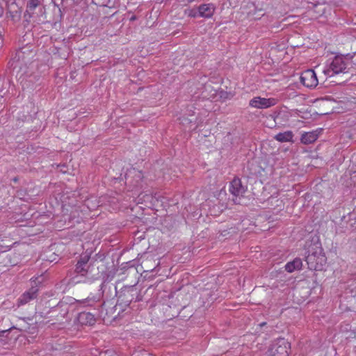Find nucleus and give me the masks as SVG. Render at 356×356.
<instances>
[{
	"label": "nucleus",
	"instance_id": "1",
	"mask_svg": "<svg viewBox=\"0 0 356 356\" xmlns=\"http://www.w3.org/2000/svg\"><path fill=\"white\" fill-rule=\"evenodd\" d=\"M35 56L31 46H25L18 49L12 59V66L14 70H22L30 63Z\"/></svg>",
	"mask_w": 356,
	"mask_h": 356
},
{
	"label": "nucleus",
	"instance_id": "2",
	"mask_svg": "<svg viewBox=\"0 0 356 356\" xmlns=\"http://www.w3.org/2000/svg\"><path fill=\"white\" fill-rule=\"evenodd\" d=\"M347 68V61L341 56H335L332 60L323 69L325 77H331L339 73H344Z\"/></svg>",
	"mask_w": 356,
	"mask_h": 356
},
{
	"label": "nucleus",
	"instance_id": "3",
	"mask_svg": "<svg viewBox=\"0 0 356 356\" xmlns=\"http://www.w3.org/2000/svg\"><path fill=\"white\" fill-rule=\"evenodd\" d=\"M305 261L310 270H321L326 264V257L321 248H316L312 252L309 253Z\"/></svg>",
	"mask_w": 356,
	"mask_h": 356
},
{
	"label": "nucleus",
	"instance_id": "4",
	"mask_svg": "<svg viewBox=\"0 0 356 356\" xmlns=\"http://www.w3.org/2000/svg\"><path fill=\"white\" fill-rule=\"evenodd\" d=\"M290 344L284 339L274 341L267 352V356H289Z\"/></svg>",
	"mask_w": 356,
	"mask_h": 356
},
{
	"label": "nucleus",
	"instance_id": "5",
	"mask_svg": "<svg viewBox=\"0 0 356 356\" xmlns=\"http://www.w3.org/2000/svg\"><path fill=\"white\" fill-rule=\"evenodd\" d=\"M246 189V186L242 184L241 180L239 178H234L231 181L229 191L232 195L236 197L235 199L233 198V201L236 204H240V202L238 201V198L240 199L243 196Z\"/></svg>",
	"mask_w": 356,
	"mask_h": 356
},
{
	"label": "nucleus",
	"instance_id": "6",
	"mask_svg": "<svg viewBox=\"0 0 356 356\" xmlns=\"http://www.w3.org/2000/svg\"><path fill=\"white\" fill-rule=\"evenodd\" d=\"M277 103V99L275 98H264L261 97H255L252 99L249 105L251 107L264 109L275 106Z\"/></svg>",
	"mask_w": 356,
	"mask_h": 356
},
{
	"label": "nucleus",
	"instance_id": "7",
	"mask_svg": "<svg viewBox=\"0 0 356 356\" xmlns=\"http://www.w3.org/2000/svg\"><path fill=\"white\" fill-rule=\"evenodd\" d=\"M300 82L307 88H315L318 83L316 74L313 70L304 71L300 77Z\"/></svg>",
	"mask_w": 356,
	"mask_h": 356
},
{
	"label": "nucleus",
	"instance_id": "8",
	"mask_svg": "<svg viewBox=\"0 0 356 356\" xmlns=\"http://www.w3.org/2000/svg\"><path fill=\"white\" fill-rule=\"evenodd\" d=\"M31 287L25 291L18 299L19 305H25L32 300L36 298L38 292V288L35 281H33Z\"/></svg>",
	"mask_w": 356,
	"mask_h": 356
},
{
	"label": "nucleus",
	"instance_id": "9",
	"mask_svg": "<svg viewBox=\"0 0 356 356\" xmlns=\"http://www.w3.org/2000/svg\"><path fill=\"white\" fill-rule=\"evenodd\" d=\"M197 8L198 16L204 18L211 17L215 11V6L212 3L202 4Z\"/></svg>",
	"mask_w": 356,
	"mask_h": 356
},
{
	"label": "nucleus",
	"instance_id": "10",
	"mask_svg": "<svg viewBox=\"0 0 356 356\" xmlns=\"http://www.w3.org/2000/svg\"><path fill=\"white\" fill-rule=\"evenodd\" d=\"M78 320L83 325H92L95 324L96 318L95 315L90 312H81L79 314Z\"/></svg>",
	"mask_w": 356,
	"mask_h": 356
},
{
	"label": "nucleus",
	"instance_id": "11",
	"mask_svg": "<svg viewBox=\"0 0 356 356\" xmlns=\"http://www.w3.org/2000/svg\"><path fill=\"white\" fill-rule=\"evenodd\" d=\"M302 266V260L300 258H296L285 265V270L289 273H292L296 270H300Z\"/></svg>",
	"mask_w": 356,
	"mask_h": 356
},
{
	"label": "nucleus",
	"instance_id": "12",
	"mask_svg": "<svg viewBox=\"0 0 356 356\" xmlns=\"http://www.w3.org/2000/svg\"><path fill=\"white\" fill-rule=\"evenodd\" d=\"M318 134L316 132H307L302 135L301 142L304 144H310L316 141Z\"/></svg>",
	"mask_w": 356,
	"mask_h": 356
},
{
	"label": "nucleus",
	"instance_id": "13",
	"mask_svg": "<svg viewBox=\"0 0 356 356\" xmlns=\"http://www.w3.org/2000/svg\"><path fill=\"white\" fill-rule=\"evenodd\" d=\"M293 133L290 131H287L283 133H279L275 136V139L279 142H289L293 138Z\"/></svg>",
	"mask_w": 356,
	"mask_h": 356
},
{
	"label": "nucleus",
	"instance_id": "14",
	"mask_svg": "<svg viewBox=\"0 0 356 356\" xmlns=\"http://www.w3.org/2000/svg\"><path fill=\"white\" fill-rule=\"evenodd\" d=\"M132 176L136 177V183L134 184V185H137L138 181L141 180L143 175L140 171L136 170V169L133 168L130 170L126 175H125V179L126 181H129V178H131Z\"/></svg>",
	"mask_w": 356,
	"mask_h": 356
},
{
	"label": "nucleus",
	"instance_id": "15",
	"mask_svg": "<svg viewBox=\"0 0 356 356\" xmlns=\"http://www.w3.org/2000/svg\"><path fill=\"white\" fill-rule=\"evenodd\" d=\"M39 0H29L26 5V12L32 13L39 6Z\"/></svg>",
	"mask_w": 356,
	"mask_h": 356
},
{
	"label": "nucleus",
	"instance_id": "16",
	"mask_svg": "<svg viewBox=\"0 0 356 356\" xmlns=\"http://www.w3.org/2000/svg\"><path fill=\"white\" fill-rule=\"evenodd\" d=\"M78 305L83 306H92L95 303V300L92 298H87L86 299L76 300Z\"/></svg>",
	"mask_w": 356,
	"mask_h": 356
},
{
	"label": "nucleus",
	"instance_id": "17",
	"mask_svg": "<svg viewBox=\"0 0 356 356\" xmlns=\"http://www.w3.org/2000/svg\"><path fill=\"white\" fill-rule=\"evenodd\" d=\"M90 258V254L86 252L80 256V259H79L77 263L82 264L83 266H86Z\"/></svg>",
	"mask_w": 356,
	"mask_h": 356
},
{
	"label": "nucleus",
	"instance_id": "18",
	"mask_svg": "<svg viewBox=\"0 0 356 356\" xmlns=\"http://www.w3.org/2000/svg\"><path fill=\"white\" fill-rule=\"evenodd\" d=\"M86 266H83L82 264L77 263L76 265L75 271L77 273L81 274V275H84L87 273V268H86Z\"/></svg>",
	"mask_w": 356,
	"mask_h": 356
},
{
	"label": "nucleus",
	"instance_id": "19",
	"mask_svg": "<svg viewBox=\"0 0 356 356\" xmlns=\"http://www.w3.org/2000/svg\"><path fill=\"white\" fill-rule=\"evenodd\" d=\"M99 4L102 6H106L111 8L112 6L111 5V0H100Z\"/></svg>",
	"mask_w": 356,
	"mask_h": 356
},
{
	"label": "nucleus",
	"instance_id": "20",
	"mask_svg": "<svg viewBox=\"0 0 356 356\" xmlns=\"http://www.w3.org/2000/svg\"><path fill=\"white\" fill-rule=\"evenodd\" d=\"M188 16L193 17L198 16V8L197 10L193 9L189 10Z\"/></svg>",
	"mask_w": 356,
	"mask_h": 356
},
{
	"label": "nucleus",
	"instance_id": "21",
	"mask_svg": "<svg viewBox=\"0 0 356 356\" xmlns=\"http://www.w3.org/2000/svg\"><path fill=\"white\" fill-rule=\"evenodd\" d=\"M4 12L3 0H0V17H1Z\"/></svg>",
	"mask_w": 356,
	"mask_h": 356
}]
</instances>
